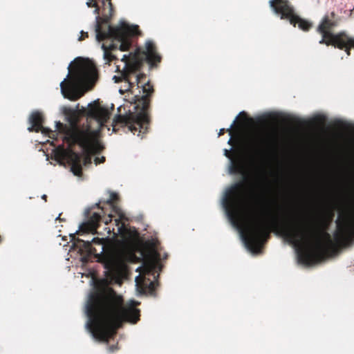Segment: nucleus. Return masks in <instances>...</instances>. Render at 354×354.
Segmentation results:
<instances>
[{
    "instance_id": "6e6552de",
    "label": "nucleus",
    "mask_w": 354,
    "mask_h": 354,
    "mask_svg": "<svg viewBox=\"0 0 354 354\" xmlns=\"http://www.w3.org/2000/svg\"><path fill=\"white\" fill-rule=\"evenodd\" d=\"M339 21L340 17L334 11L324 15L316 29L322 35L319 43L344 50L347 55H350L348 45L351 37L344 31L332 32V30L339 25Z\"/></svg>"
},
{
    "instance_id": "7c9ffc66",
    "label": "nucleus",
    "mask_w": 354,
    "mask_h": 354,
    "mask_svg": "<svg viewBox=\"0 0 354 354\" xmlns=\"http://www.w3.org/2000/svg\"><path fill=\"white\" fill-rule=\"evenodd\" d=\"M57 126L58 129H59L60 127H63V124L59 122H57Z\"/></svg>"
},
{
    "instance_id": "393cba45",
    "label": "nucleus",
    "mask_w": 354,
    "mask_h": 354,
    "mask_svg": "<svg viewBox=\"0 0 354 354\" xmlns=\"http://www.w3.org/2000/svg\"><path fill=\"white\" fill-rule=\"evenodd\" d=\"M343 233H344V232H342L341 234H339V233H336L335 234V239H336L337 241H339L342 239Z\"/></svg>"
},
{
    "instance_id": "5701e85b",
    "label": "nucleus",
    "mask_w": 354,
    "mask_h": 354,
    "mask_svg": "<svg viewBox=\"0 0 354 354\" xmlns=\"http://www.w3.org/2000/svg\"><path fill=\"white\" fill-rule=\"evenodd\" d=\"M105 161V157L102 156L101 158H95V163L96 165L103 163Z\"/></svg>"
},
{
    "instance_id": "aec40b11",
    "label": "nucleus",
    "mask_w": 354,
    "mask_h": 354,
    "mask_svg": "<svg viewBox=\"0 0 354 354\" xmlns=\"http://www.w3.org/2000/svg\"><path fill=\"white\" fill-rule=\"evenodd\" d=\"M118 199V196L116 193L111 192L109 198L105 202L106 204L109 205L111 207L113 212L118 213L120 211V208L115 205V202Z\"/></svg>"
},
{
    "instance_id": "9d476101",
    "label": "nucleus",
    "mask_w": 354,
    "mask_h": 354,
    "mask_svg": "<svg viewBox=\"0 0 354 354\" xmlns=\"http://www.w3.org/2000/svg\"><path fill=\"white\" fill-rule=\"evenodd\" d=\"M270 226L264 216H257L254 222L247 223L246 234L243 236L245 245L253 252L260 250L270 237Z\"/></svg>"
},
{
    "instance_id": "cd10ccee",
    "label": "nucleus",
    "mask_w": 354,
    "mask_h": 354,
    "mask_svg": "<svg viewBox=\"0 0 354 354\" xmlns=\"http://www.w3.org/2000/svg\"><path fill=\"white\" fill-rule=\"evenodd\" d=\"M86 5H88V6H95V1L94 0H88V1L86 2Z\"/></svg>"
},
{
    "instance_id": "c756f323",
    "label": "nucleus",
    "mask_w": 354,
    "mask_h": 354,
    "mask_svg": "<svg viewBox=\"0 0 354 354\" xmlns=\"http://www.w3.org/2000/svg\"><path fill=\"white\" fill-rule=\"evenodd\" d=\"M100 204H101V202H100L99 203H97V204H96V205H97L99 208H100V209H102V211L103 214H105V212L104 211V207H101V206H100Z\"/></svg>"
},
{
    "instance_id": "9b49d317",
    "label": "nucleus",
    "mask_w": 354,
    "mask_h": 354,
    "mask_svg": "<svg viewBox=\"0 0 354 354\" xmlns=\"http://www.w3.org/2000/svg\"><path fill=\"white\" fill-rule=\"evenodd\" d=\"M91 244L97 245L101 247L100 254L98 257V261L101 262L104 268L113 275H120L126 268L125 256L118 251L104 252V239L93 238Z\"/></svg>"
},
{
    "instance_id": "f8f14e48",
    "label": "nucleus",
    "mask_w": 354,
    "mask_h": 354,
    "mask_svg": "<svg viewBox=\"0 0 354 354\" xmlns=\"http://www.w3.org/2000/svg\"><path fill=\"white\" fill-rule=\"evenodd\" d=\"M269 3L281 19L288 20L294 27L298 25L299 29L306 32L312 28L313 23L297 15L288 0H270Z\"/></svg>"
},
{
    "instance_id": "bb28decb",
    "label": "nucleus",
    "mask_w": 354,
    "mask_h": 354,
    "mask_svg": "<svg viewBox=\"0 0 354 354\" xmlns=\"http://www.w3.org/2000/svg\"><path fill=\"white\" fill-rule=\"evenodd\" d=\"M239 117H241L243 118L244 120H246L247 119V114L244 111H242L239 113Z\"/></svg>"
},
{
    "instance_id": "72a5a7b5",
    "label": "nucleus",
    "mask_w": 354,
    "mask_h": 354,
    "mask_svg": "<svg viewBox=\"0 0 354 354\" xmlns=\"http://www.w3.org/2000/svg\"><path fill=\"white\" fill-rule=\"evenodd\" d=\"M120 92L121 93H123V91H122V89H120Z\"/></svg>"
},
{
    "instance_id": "2f4dec72",
    "label": "nucleus",
    "mask_w": 354,
    "mask_h": 354,
    "mask_svg": "<svg viewBox=\"0 0 354 354\" xmlns=\"http://www.w3.org/2000/svg\"><path fill=\"white\" fill-rule=\"evenodd\" d=\"M42 199H44L45 201H46V198H47V196L46 194H44L42 196H41Z\"/></svg>"
},
{
    "instance_id": "39448f33",
    "label": "nucleus",
    "mask_w": 354,
    "mask_h": 354,
    "mask_svg": "<svg viewBox=\"0 0 354 354\" xmlns=\"http://www.w3.org/2000/svg\"><path fill=\"white\" fill-rule=\"evenodd\" d=\"M95 6L89 8H95L94 13L96 17V39L101 41L105 39H110L111 43L107 41L102 45L104 50V59L106 64L118 59L115 50L126 51L131 46V37L136 35L138 31L137 26H129L125 22H122L118 26L109 25L111 19L113 15V7L111 0H94ZM88 7V6L87 5Z\"/></svg>"
},
{
    "instance_id": "f257e3e1",
    "label": "nucleus",
    "mask_w": 354,
    "mask_h": 354,
    "mask_svg": "<svg viewBox=\"0 0 354 354\" xmlns=\"http://www.w3.org/2000/svg\"><path fill=\"white\" fill-rule=\"evenodd\" d=\"M121 60L124 66L122 71L119 66H116V72L120 75L113 76L115 82H126L128 84L126 91H130L136 84L138 88H142L143 95H135L133 97L135 112L115 116L112 123L113 131L117 132L120 128H127V131L133 134L138 132V136H140V133H146L149 129V109L154 89L150 81L147 80L146 75L139 72L144 63L147 62L151 67L156 66L162 57L157 52L154 42L149 40L145 43V50L137 48L134 53L124 55Z\"/></svg>"
},
{
    "instance_id": "f704fd0d",
    "label": "nucleus",
    "mask_w": 354,
    "mask_h": 354,
    "mask_svg": "<svg viewBox=\"0 0 354 354\" xmlns=\"http://www.w3.org/2000/svg\"><path fill=\"white\" fill-rule=\"evenodd\" d=\"M233 152L237 155L238 152L236 151H233Z\"/></svg>"
},
{
    "instance_id": "4be33fe9",
    "label": "nucleus",
    "mask_w": 354,
    "mask_h": 354,
    "mask_svg": "<svg viewBox=\"0 0 354 354\" xmlns=\"http://www.w3.org/2000/svg\"><path fill=\"white\" fill-rule=\"evenodd\" d=\"M80 34H81V35L80 36V37H79V39H78V40H79V41H83V40H84L86 38H88V33L87 32H84V31L82 30V31L80 32Z\"/></svg>"
},
{
    "instance_id": "20e7f679",
    "label": "nucleus",
    "mask_w": 354,
    "mask_h": 354,
    "mask_svg": "<svg viewBox=\"0 0 354 354\" xmlns=\"http://www.w3.org/2000/svg\"><path fill=\"white\" fill-rule=\"evenodd\" d=\"M273 226L292 244L297 247L307 246L308 249L299 254V260L308 263L321 260L329 254L335 245L330 235L317 230L303 216L288 222H273Z\"/></svg>"
},
{
    "instance_id": "4468645a",
    "label": "nucleus",
    "mask_w": 354,
    "mask_h": 354,
    "mask_svg": "<svg viewBox=\"0 0 354 354\" xmlns=\"http://www.w3.org/2000/svg\"><path fill=\"white\" fill-rule=\"evenodd\" d=\"M277 140L274 136L261 132L257 134L252 142V147L257 153H261L266 151L272 149L276 147Z\"/></svg>"
},
{
    "instance_id": "7ed1b4c3",
    "label": "nucleus",
    "mask_w": 354,
    "mask_h": 354,
    "mask_svg": "<svg viewBox=\"0 0 354 354\" xmlns=\"http://www.w3.org/2000/svg\"><path fill=\"white\" fill-rule=\"evenodd\" d=\"M64 112L71 125L64 137L66 142L71 147L77 144L90 151L100 149V131L109 120L108 109L96 100L88 104L87 108H65Z\"/></svg>"
},
{
    "instance_id": "a211bd4d",
    "label": "nucleus",
    "mask_w": 354,
    "mask_h": 354,
    "mask_svg": "<svg viewBox=\"0 0 354 354\" xmlns=\"http://www.w3.org/2000/svg\"><path fill=\"white\" fill-rule=\"evenodd\" d=\"M113 237H116L118 235L126 241H130L137 236L138 233L136 229L131 230L128 228L126 225H120V229L118 232H115V229L112 230Z\"/></svg>"
},
{
    "instance_id": "473e14b6",
    "label": "nucleus",
    "mask_w": 354,
    "mask_h": 354,
    "mask_svg": "<svg viewBox=\"0 0 354 354\" xmlns=\"http://www.w3.org/2000/svg\"><path fill=\"white\" fill-rule=\"evenodd\" d=\"M111 229H110V228H109L108 233H109V234H111Z\"/></svg>"
},
{
    "instance_id": "b1692460",
    "label": "nucleus",
    "mask_w": 354,
    "mask_h": 354,
    "mask_svg": "<svg viewBox=\"0 0 354 354\" xmlns=\"http://www.w3.org/2000/svg\"><path fill=\"white\" fill-rule=\"evenodd\" d=\"M351 48H354V37H351L350 42H349V45H348V52L351 53Z\"/></svg>"
},
{
    "instance_id": "f03ea898",
    "label": "nucleus",
    "mask_w": 354,
    "mask_h": 354,
    "mask_svg": "<svg viewBox=\"0 0 354 354\" xmlns=\"http://www.w3.org/2000/svg\"><path fill=\"white\" fill-rule=\"evenodd\" d=\"M137 304L135 301L125 304L123 297L113 290L108 293H91L86 306V326L94 338L108 342L124 322H138L140 312L136 308Z\"/></svg>"
},
{
    "instance_id": "ddd939ff",
    "label": "nucleus",
    "mask_w": 354,
    "mask_h": 354,
    "mask_svg": "<svg viewBox=\"0 0 354 354\" xmlns=\"http://www.w3.org/2000/svg\"><path fill=\"white\" fill-rule=\"evenodd\" d=\"M155 269L156 264L154 262L145 263L142 268L140 275L136 278L137 288L141 293L155 295L156 285L158 284V282L153 281L147 277L153 276L155 278Z\"/></svg>"
},
{
    "instance_id": "f3484780",
    "label": "nucleus",
    "mask_w": 354,
    "mask_h": 354,
    "mask_svg": "<svg viewBox=\"0 0 354 354\" xmlns=\"http://www.w3.org/2000/svg\"><path fill=\"white\" fill-rule=\"evenodd\" d=\"M44 117L43 115L39 111L32 112L29 118V122L31 124V126L28 128V130L30 132L35 131L42 133H46L47 129L44 128L42 125L44 122Z\"/></svg>"
},
{
    "instance_id": "dca6fc26",
    "label": "nucleus",
    "mask_w": 354,
    "mask_h": 354,
    "mask_svg": "<svg viewBox=\"0 0 354 354\" xmlns=\"http://www.w3.org/2000/svg\"><path fill=\"white\" fill-rule=\"evenodd\" d=\"M72 248L77 250L80 255L84 257H89L90 255L97 256V250L93 247L89 241H84L80 239L74 240Z\"/></svg>"
},
{
    "instance_id": "0eeeda50",
    "label": "nucleus",
    "mask_w": 354,
    "mask_h": 354,
    "mask_svg": "<svg viewBox=\"0 0 354 354\" xmlns=\"http://www.w3.org/2000/svg\"><path fill=\"white\" fill-rule=\"evenodd\" d=\"M71 66L67 77L60 83V88L65 98L75 101L84 95V87L95 80L97 71L93 63L81 58L75 60L73 70Z\"/></svg>"
},
{
    "instance_id": "6ab92c4d",
    "label": "nucleus",
    "mask_w": 354,
    "mask_h": 354,
    "mask_svg": "<svg viewBox=\"0 0 354 354\" xmlns=\"http://www.w3.org/2000/svg\"><path fill=\"white\" fill-rule=\"evenodd\" d=\"M235 121L231 124L230 127L229 129H227V132L229 133L230 136H231L229 139L227 143L234 147L235 145H241L243 142L242 138L240 134L238 133H234V131H232V128L234 125Z\"/></svg>"
},
{
    "instance_id": "412c9836",
    "label": "nucleus",
    "mask_w": 354,
    "mask_h": 354,
    "mask_svg": "<svg viewBox=\"0 0 354 354\" xmlns=\"http://www.w3.org/2000/svg\"><path fill=\"white\" fill-rule=\"evenodd\" d=\"M118 214H119L120 218L115 219V226L117 227V231L119 230V229H120V225H125V224L123 222H122V221H121L122 217V214L120 212V211H118Z\"/></svg>"
},
{
    "instance_id": "1a4fd4ad",
    "label": "nucleus",
    "mask_w": 354,
    "mask_h": 354,
    "mask_svg": "<svg viewBox=\"0 0 354 354\" xmlns=\"http://www.w3.org/2000/svg\"><path fill=\"white\" fill-rule=\"evenodd\" d=\"M100 149L97 151H90L85 150L84 148V153H80L74 151L69 145V148L65 149L63 145L58 146L55 149V158L57 161H66L71 166V170L75 176H82V165H86L91 163V158L90 153H100L104 147L100 142Z\"/></svg>"
},
{
    "instance_id": "c85d7f7f",
    "label": "nucleus",
    "mask_w": 354,
    "mask_h": 354,
    "mask_svg": "<svg viewBox=\"0 0 354 354\" xmlns=\"http://www.w3.org/2000/svg\"><path fill=\"white\" fill-rule=\"evenodd\" d=\"M225 132H227V129H221L218 133V136H221L225 133Z\"/></svg>"
},
{
    "instance_id": "a878e982",
    "label": "nucleus",
    "mask_w": 354,
    "mask_h": 354,
    "mask_svg": "<svg viewBox=\"0 0 354 354\" xmlns=\"http://www.w3.org/2000/svg\"><path fill=\"white\" fill-rule=\"evenodd\" d=\"M118 348L117 345H112V346H110L109 348V350L111 352H113L114 351L118 350Z\"/></svg>"
},
{
    "instance_id": "2eb2a0df",
    "label": "nucleus",
    "mask_w": 354,
    "mask_h": 354,
    "mask_svg": "<svg viewBox=\"0 0 354 354\" xmlns=\"http://www.w3.org/2000/svg\"><path fill=\"white\" fill-rule=\"evenodd\" d=\"M103 221V222L107 225L109 222L112 221V215L111 214H108L107 217H105L102 219L101 215L99 213H93L91 216L88 218V220L83 223L80 225V230L84 232H91L93 234L96 232L97 229L99 227V223Z\"/></svg>"
},
{
    "instance_id": "423d86ee",
    "label": "nucleus",
    "mask_w": 354,
    "mask_h": 354,
    "mask_svg": "<svg viewBox=\"0 0 354 354\" xmlns=\"http://www.w3.org/2000/svg\"><path fill=\"white\" fill-rule=\"evenodd\" d=\"M224 155L230 160V173L232 174H241L243 180L232 185L227 191L223 198V206L231 222L234 225H239L247 223L244 213L242 191L245 185L254 187V185H262L263 179L259 174H256L255 178H251L240 158L233 156L232 151L224 149Z\"/></svg>"
}]
</instances>
